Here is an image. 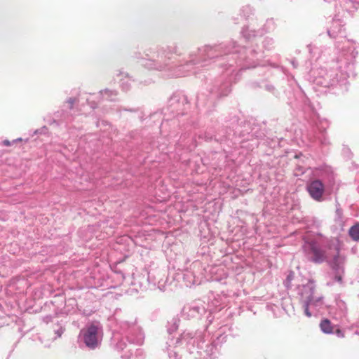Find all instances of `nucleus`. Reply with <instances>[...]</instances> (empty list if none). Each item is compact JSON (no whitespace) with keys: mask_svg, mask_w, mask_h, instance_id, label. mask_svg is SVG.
Wrapping results in <instances>:
<instances>
[{"mask_svg":"<svg viewBox=\"0 0 359 359\" xmlns=\"http://www.w3.org/2000/svg\"><path fill=\"white\" fill-rule=\"evenodd\" d=\"M100 330L98 325L92 324L86 329L81 330L84 343L88 347L95 348L97 346Z\"/></svg>","mask_w":359,"mask_h":359,"instance_id":"obj_1","label":"nucleus"},{"mask_svg":"<svg viewBox=\"0 0 359 359\" xmlns=\"http://www.w3.org/2000/svg\"><path fill=\"white\" fill-rule=\"evenodd\" d=\"M308 191L313 199L320 201L324 192V185L321 181L314 180L308 186Z\"/></svg>","mask_w":359,"mask_h":359,"instance_id":"obj_2","label":"nucleus"},{"mask_svg":"<svg viewBox=\"0 0 359 359\" xmlns=\"http://www.w3.org/2000/svg\"><path fill=\"white\" fill-rule=\"evenodd\" d=\"M311 252L313 253L311 260L316 263L322 262L325 259V252L316 243H309Z\"/></svg>","mask_w":359,"mask_h":359,"instance_id":"obj_3","label":"nucleus"},{"mask_svg":"<svg viewBox=\"0 0 359 359\" xmlns=\"http://www.w3.org/2000/svg\"><path fill=\"white\" fill-rule=\"evenodd\" d=\"M320 328L325 334L333 333L334 327L330 320L325 318L323 319L320 323Z\"/></svg>","mask_w":359,"mask_h":359,"instance_id":"obj_4","label":"nucleus"},{"mask_svg":"<svg viewBox=\"0 0 359 359\" xmlns=\"http://www.w3.org/2000/svg\"><path fill=\"white\" fill-rule=\"evenodd\" d=\"M349 234L354 241H359V224L350 229Z\"/></svg>","mask_w":359,"mask_h":359,"instance_id":"obj_5","label":"nucleus"},{"mask_svg":"<svg viewBox=\"0 0 359 359\" xmlns=\"http://www.w3.org/2000/svg\"><path fill=\"white\" fill-rule=\"evenodd\" d=\"M304 312H305V314H306L308 317H311V313H310V311H309V306H308V304H306V306H305Z\"/></svg>","mask_w":359,"mask_h":359,"instance_id":"obj_6","label":"nucleus"},{"mask_svg":"<svg viewBox=\"0 0 359 359\" xmlns=\"http://www.w3.org/2000/svg\"><path fill=\"white\" fill-rule=\"evenodd\" d=\"M335 333L339 337H344V334L342 332V331L340 329H337L336 331H335Z\"/></svg>","mask_w":359,"mask_h":359,"instance_id":"obj_7","label":"nucleus"},{"mask_svg":"<svg viewBox=\"0 0 359 359\" xmlns=\"http://www.w3.org/2000/svg\"><path fill=\"white\" fill-rule=\"evenodd\" d=\"M336 280L339 282H341L342 278L340 276H336Z\"/></svg>","mask_w":359,"mask_h":359,"instance_id":"obj_8","label":"nucleus"},{"mask_svg":"<svg viewBox=\"0 0 359 359\" xmlns=\"http://www.w3.org/2000/svg\"><path fill=\"white\" fill-rule=\"evenodd\" d=\"M4 144L6 146H9L10 145V142L8 140H5L4 141Z\"/></svg>","mask_w":359,"mask_h":359,"instance_id":"obj_9","label":"nucleus"},{"mask_svg":"<svg viewBox=\"0 0 359 359\" xmlns=\"http://www.w3.org/2000/svg\"><path fill=\"white\" fill-rule=\"evenodd\" d=\"M292 278V274H290L288 276H287V279L288 280H291Z\"/></svg>","mask_w":359,"mask_h":359,"instance_id":"obj_10","label":"nucleus"},{"mask_svg":"<svg viewBox=\"0 0 359 359\" xmlns=\"http://www.w3.org/2000/svg\"><path fill=\"white\" fill-rule=\"evenodd\" d=\"M69 102H70V104H71V107H72V105H73V104H74V100H71V101H69Z\"/></svg>","mask_w":359,"mask_h":359,"instance_id":"obj_11","label":"nucleus"}]
</instances>
